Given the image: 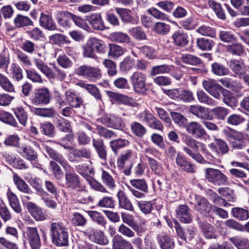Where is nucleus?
<instances>
[{
  "label": "nucleus",
  "mask_w": 249,
  "mask_h": 249,
  "mask_svg": "<svg viewBox=\"0 0 249 249\" xmlns=\"http://www.w3.org/2000/svg\"><path fill=\"white\" fill-rule=\"evenodd\" d=\"M109 39L114 42L128 44L130 38L126 33L121 32H114L110 34Z\"/></svg>",
  "instance_id": "72a5a7b5"
},
{
  "label": "nucleus",
  "mask_w": 249,
  "mask_h": 249,
  "mask_svg": "<svg viewBox=\"0 0 249 249\" xmlns=\"http://www.w3.org/2000/svg\"><path fill=\"white\" fill-rule=\"evenodd\" d=\"M212 69L213 73L219 76L227 75L229 71L228 68L218 63H213L212 65Z\"/></svg>",
  "instance_id": "052dcab7"
},
{
  "label": "nucleus",
  "mask_w": 249,
  "mask_h": 249,
  "mask_svg": "<svg viewBox=\"0 0 249 249\" xmlns=\"http://www.w3.org/2000/svg\"><path fill=\"white\" fill-rule=\"evenodd\" d=\"M27 208L29 213L36 220L41 221L45 219V215L41 209L35 203L28 202Z\"/></svg>",
  "instance_id": "a878e982"
},
{
  "label": "nucleus",
  "mask_w": 249,
  "mask_h": 249,
  "mask_svg": "<svg viewBox=\"0 0 249 249\" xmlns=\"http://www.w3.org/2000/svg\"><path fill=\"white\" fill-rule=\"evenodd\" d=\"M197 45L202 50H210L214 45V43L212 39L200 38L197 39Z\"/></svg>",
  "instance_id": "864d4df0"
},
{
  "label": "nucleus",
  "mask_w": 249,
  "mask_h": 249,
  "mask_svg": "<svg viewBox=\"0 0 249 249\" xmlns=\"http://www.w3.org/2000/svg\"><path fill=\"white\" fill-rule=\"evenodd\" d=\"M181 59L183 62L189 65H197L201 63V60L198 57L189 54L183 55Z\"/></svg>",
  "instance_id": "69168bd1"
},
{
  "label": "nucleus",
  "mask_w": 249,
  "mask_h": 249,
  "mask_svg": "<svg viewBox=\"0 0 249 249\" xmlns=\"http://www.w3.org/2000/svg\"><path fill=\"white\" fill-rule=\"evenodd\" d=\"M146 76L140 72H135L130 77L134 90L138 93H145L146 91L145 85Z\"/></svg>",
  "instance_id": "423d86ee"
},
{
  "label": "nucleus",
  "mask_w": 249,
  "mask_h": 249,
  "mask_svg": "<svg viewBox=\"0 0 249 249\" xmlns=\"http://www.w3.org/2000/svg\"><path fill=\"white\" fill-rule=\"evenodd\" d=\"M86 180L89 183L91 188L95 191L102 193L107 192L106 188L100 182L91 177H87Z\"/></svg>",
  "instance_id": "680f3d73"
},
{
  "label": "nucleus",
  "mask_w": 249,
  "mask_h": 249,
  "mask_svg": "<svg viewBox=\"0 0 249 249\" xmlns=\"http://www.w3.org/2000/svg\"><path fill=\"white\" fill-rule=\"evenodd\" d=\"M190 113L201 120H212L213 117L210 114L208 108L200 105H192L189 108Z\"/></svg>",
  "instance_id": "ddd939ff"
},
{
  "label": "nucleus",
  "mask_w": 249,
  "mask_h": 249,
  "mask_svg": "<svg viewBox=\"0 0 249 249\" xmlns=\"http://www.w3.org/2000/svg\"><path fill=\"white\" fill-rule=\"evenodd\" d=\"M56 126L59 130L64 132H71V125L70 122L63 118H60L56 120Z\"/></svg>",
  "instance_id": "3c124183"
},
{
  "label": "nucleus",
  "mask_w": 249,
  "mask_h": 249,
  "mask_svg": "<svg viewBox=\"0 0 249 249\" xmlns=\"http://www.w3.org/2000/svg\"><path fill=\"white\" fill-rule=\"evenodd\" d=\"M135 66V62L133 58L130 57H126L120 63V68L121 71H128Z\"/></svg>",
  "instance_id": "774afa93"
},
{
  "label": "nucleus",
  "mask_w": 249,
  "mask_h": 249,
  "mask_svg": "<svg viewBox=\"0 0 249 249\" xmlns=\"http://www.w3.org/2000/svg\"><path fill=\"white\" fill-rule=\"evenodd\" d=\"M12 110L19 123L23 126H25L28 118L25 109L22 107H17L13 108Z\"/></svg>",
  "instance_id": "cd10ccee"
},
{
  "label": "nucleus",
  "mask_w": 249,
  "mask_h": 249,
  "mask_svg": "<svg viewBox=\"0 0 249 249\" xmlns=\"http://www.w3.org/2000/svg\"><path fill=\"white\" fill-rule=\"evenodd\" d=\"M204 236L208 239L216 238L217 234L214 227L209 223H202L200 226Z\"/></svg>",
  "instance_id": "473e14b6"
},
{
  "label": "nucleus",
  "mask_w": 249,
  "mask_h": 249,
  "mask_svg": "<svg viewBox=\"0 0 249 249\" xmlns=\"http://www.w3.org/2000/svg\"><path fill=\"white\" fill-rule=\"evenodd\" d=\"M228 52L234 55H241L244 52V49L241 44L233 43L226 46Z\"/></svg>",
  "instance_id": "0e129e2a"
},
{
  "label": "nucleus",
  "mask_w": 249,
  "mask_h": 249,
  "mask_svg": "<svg viewBox=\"0 0 249 249\" xmlns=\"http://www.w3.org/2000/svg\"><path fill=\"white\" fill-rule=\"evenodd\" d=\"M185 128L188 134L196 139H200L206 135V132L202 125L196 121L187 124Z\"/></svg>",
  "instance_id": "9b49d317"
},
{
  "label": "nucleus",
  "mask_w": 249,
  "mask_h": 249,
  "mask_svg": "<svg viewBox=\"0 0 249 249\" xmlns=\"http://www.w3.org/2000/svg\"><path fill=\"white\" fill-rule=\"evenodd\" d=\"M97 131L98 135L106 139H110L117 137L116 134L113 131L108 130L102 126H97Z\"/></svg>",
  "instance_id": "13d9d810"
},
{
  "label": "nucleus",
  "mask_w": 249,
  "mask_h": 249,
  "mask_svg": "<svg viewBox=\"0 0 249 249\" xmlns=\"http://www.w3.org/2000/svg\"><path fill=\"white\" fill-rule=\"evenodd\" d=\"M14 23L17 28H21L33 25V22L28 17L18 15L15 18Z\"/></svg>",
  "instance_id": "e433bc0d"
},
{
  "label": "nucleus",
  "mask_w": 249,
  "mask_h": 249,
  "mask_svg": "<svg viewBox=\"0 0 249 249\" xmlns=\"http://www.w3.org/2000/svg\"><path fill=\"white\" fill-rule=\"evenodd\" d=\"M0 120L13 126H18V123L12 114L7 112L0 113Z\"/></svg>",
  "instance_id": "603ef678"
},
{
  "label": "nucleus",
  "mask_w": 249,
  "mask_h": 249,
  "mask_svg": "<svg viewBox=\"0 0 249 249\" xmlns=\"http://www.w3.org/2000/svg\"><path fill=\"white\" fill-rule=\"evenodd\" d=\"M117 13L120 16L122 20L125 23H130L137 24V19L135 18L132 11L123 8H117L116 9Z\"/></svg>",
  "instance_id": "f3484780"
},
{
  "label": "nucleus",
  "mask_w": 249,
  "mask_h": 249,
  "mask_svg": "<svg viewBox=\"0 0 249 249\" xmlns=\"http://www.w3.org/2000/svg\"><path fill=\"white\" fill-rule=\"evenodd\" d=\"M101 123L104 125L114 129L123 130L125 124L123 120L114 115H105L100 118Z\"/></svg>",
  "instance_id": "0eeeda50"
},
{
  "label": "nucleus",
  "mask_w": 249,
  "mask_h": 249,
  "mask_svg": "<svg viewBox=\"0 0 249 249\" xmlns=\"http://www.w3.org/2000/svg\"><path fill=\"white\" fill-rule=\"evenodd\" d=\"M50 41L55 45L61 46L65 43L69 44L71 43V41L68 40L67 37L61 34H55L49 37Z\"/></svg>",
  "instance_id": "58836bf2"
},
{
  "label": "nucleus",
  "mask_w": 249,
  "mask_h": 249,
  "mask_svg": "<svg viewBox=\"0 0 249 249\" xmlns=\"http://www.w3.org/2000/svg\"><path fill=\"white\" fill-rule=\"evenodd\" d=\"M45 148L49 157L61 164L65 170V184L67 187L77 191L84 190L86 188L85 185L81 183L80 177L74 172L72 167L68 163L63 156L48 146H45Z\"/></svg>",
  "instance_id": "f257e3e1"
},
{
  "label": "nucleus",
  "mask_w": 249,
  "mask_h": 249,
  "mask_svg": "<svg viewBox=\"0 0 249 249\" xmlns=\"http://www.w3.org/2000/svg\"><path fill=\"white\" fill-rule=\"evenodd\" d=\"M196 199V203L195 205L194 209L200 214L209 216L211 215L213 207L209 201L204 197L195 196Z\"/></svg>",
  "instance_id": "1a4fd4ad"
},
{
  "label": "nucleus",
  "mask_w": 249,
  "mask_h": 249,
  "mask_svg": "<svg viewBox=\"0 0 249 249\" xmlns=\"http://www.w3.org/2000/svg\"><path fill=\"white\" fill-rule=\"evenodd\" d=\"M40 129L41 132L45 135L50 137H53L54 136V126L49 122H46L40 124Z\"/></svg>",
  "instance_id": "e2e57ef3"
},
{
  "label": "nucleus",
  "mask_w": 249,
  "mask_h": 249,
  "mask_svg": "<svg viewBox=\"0 0 249 249\" xmlns=\"http://www.w3.org/2000/svg\"><path fill=\"white\" fill-rule=\"evenodd\" d=\"M139 118L141 120L145 121L151 128H156V118L151 113L144 111L140 114Z\"/></svg>",
  "instance_id": "09e8293b"
},
{
  "label": "nucleus",
  "mask_w": 249,
  "mask_h": 249,
  "mask_svg": "<svg viewBox=\"0 0 249 249\" xmlns=\"http://www.w3.org/2000/svg\"><path fill=\"white\" fill-rule=\"evenodd\" d=\"M205 177L207 180L215 185H226L228 184V177L220 170L212 168L205 170Z\"/></svg>",
  "instance_id": "20e7f679"
},
{
  "label": "nucleus",
  "mask_w": 249,
  "mask_h": 249,
  "mask_svg": "<svg viewBox=\"0 0 249 249\" xmlns=\"http://www.w3.org/2000/svg\"><path fill=\"white\" fill-rule=\"evenodd\" d=\"M219 37L224 42H231L236 41V38L230 31H220L219 32Z\"/></svg>",
  "instance_id": "338daca9"
},
{
  "label": "nucleus",
  "mask_w": 249,
  "mask_h": 249,
  "mask_svg": "<svg viewBox=\"0 0 249 249\" xmlns=\"http://www.w3.org/2000/svg\"><path fill=\"white\" fill-rule=\"evenodd\" d=\"M30 110L34 114L44 117H52L54 114L53 108H36L28 106Z\"/></svg>",
  "instance_id": "7c9ffc66"
},
{
  "label": "nucleus",
  "mask_w": 249,
  "mask_h": 249,
  "mask_svg": "<svg viewBox=\"0 0 249 249\" xmlns=\"http://www.w3.org/2000/svg\"><path fill=\"white\" fill-rule=\"evenodd\" d=\"M172 38L175 45L178 46L183 47L188 43L187 34L181 31H176L172 35Z\"/></svg>",
  "instance_id": "393cba45"
},
{
  "label": "nucleus",
  "mask_w": 249,
  "mask_h": 249,
  "mask_svg": "<svg viewBox=\"0 0 249 249\" xmlns=\"http://www.w3.org/2000/svg\"><path fill=\"white\" fill-rule=\"evenodd\" d=\"M6 196L9 201V205L13 210L16 213H20L21 212V208L16 194L12 192L9 188L6 193Z\"/></svg>",
  "instance_id": "4be33fe9"
},
{
  "label": "nucleus",
  "mask_w": 249,
  "mask_h": 249,
  "mask_svg": "<svg viewBox=\"0 0 249 249\" xmlns=\"http://www.w3.org/2000/svg\"><path fill=\"white\" fill-rule=\"evenodd\" d=\"M89 237L96 243L100 245H107L108 240L103 231L100 230H92Z\"/></svg>",
  "instance_id": "c85d7f7f"
},
{
  "label": "nucleus",
  "mask_w": 249,
  "mask_h": 249,
  "mask_svg": "<svg viewBox=\"0 0 249 249\" xmlns=\"http://www.w3.org/2000/svg\"><path fill=\"white\" fill-rule=\"evenodd\" d=\"M50 231L52 242L54 245L58 247L68 246V230L62 223H52L51 225Z\"/></svg>",
  "instance_id": "f03ea898"
},
{
  "label": "nucleus",
  "mask_w": 249,
  "mask_h": 249,
  "mask_svg": "<svg viewBox=\"0 0 249 249\" xmlns=\"http://www.w3.org/2000/svg\"><path fill=\"white\" fill-rule=\"evenodd\" d=\"M177 217L180 222L189 223L192 221L190 210L186 205H180L176 210Z\"/></svg>",
  "instance_id": "2eb2a0df"
},
{
  "label": "nucleus",
  "mask_w": 249,
  "mask_h": 249,
  "mask_svg": "<svg viewBox=\"0 0 249 249\" xmlns=\"http://www.w3.org/2000/svg\"><path fill=\"white\" fill-rule=\"evenodd\" d=\"M197 99L199 102L209 106H214L215 102L203 90H198L196 93Z\"/></svg>",
  "instance_id": "8fccbe9b"
},
{
  "label": "nucleus",
  "mask_w": 249,
  "mask_h": 249,
  "mask_svg": "<svg viewBox=\"0 0 249 249\" xmlns=\"http://www.w3.org/2000/svg\"><path fill=\"white\" fill-rule=\"evenodd\" d=\"M50 166L56 179L58 180H61L64 176V174L60 167L53 161L50 162Z\"/></svg>",
  "instance_id": "4d7b16f0"
},
{
  "label": "nucleus",
  "mask_w": 249,
  "mask_h": 249,
  "mask_svg": "<svg viewBox=\"0 0 249 249\" xmlns=\"http://www.w3.org/2000/svg\"><path fill=\"white\" fill-rule=\"evenodd\" d=\"M51 98L49 90L46 88L38 89L35 93L34 97L31 100L35 106L48 104Z\"/></svg>",
  "instance_id": "6e6552de"
},
{
  "label": "nucleus",
  "mask_w": 249,
  "mask_h": 249,
  "mask_svg": "<svg viewBox=\"0 0 249 249\" xmlns=\"http://www.w3.org/2000/svg\"><path fill=\"white\" fill-rule=\"evenodd\" d=\"M25 234L32 249H39L41 245L40 239L36 228L27 227Z\"/></svg>",
  "instance_id": "4468645a"
},
{
  "label": "nucleus",
  "mask_w": 249,
  "mask_h": 249,
  "mask_svg": "<svg viewBox=\"0 0 249 249\" xmlns=\"http://www.w3.org/2000/svg\"><path fill=\"white\" fill-rule=\"evenodd\" d=\"M132 133L138 137H142L146 133L145 128L140 123L135 122L131 124Z\"/></svg>",
  "instance_id": "49530a36"
},
{
  "label": "nucleus",
  "mask_w": 249,
  "mask_h": 249,
  "mask_svg": "<svg viewBox=\"0 0 249 249\" xmlns=\"http://www.w3.org/2000/svg\"><path fill=\"white\" fill-rule=\"evenodd\" d=\"M13 179L18 189L23 193L21 196L23 202L30 200L33 191L29 185L16 173L14 174Z\"/></svg>",
  "instance_id": "39448f33"
},
{
  "label": "nucleus",
  "mask_w": 249,
  "mask_h": 249,
  "mask_svg": "<svg viewBox=\"0 0 249 249\" xmlns=\"http://www.w3.org/2000/svg\"><path fill=\"white\" fill-rule=\"evenodd\" d=\"M39 25L48 31H55L57 30V26L52 17L43 13H41L39 18Z\"/></svg>",
  "instance_id": "dca6fc26"
},
{
  "label": "nucleus",
  "mask_w": 249,
  "mask_h": 249,
  "mask_svg": "<svg viewBox=\"0 0 249 249\" xmlns=\"http://www.w3.org/2000/svg\"><path fill=\"white\" fill-rule=\"evenodd\" d=\"M93 146L95 149L99 157L102 160L106 161L107 158V151L103 140L100 139H92Z\"/></svg>",
  "instance_id": "aec40b11"
},
{
  "label": "nucleus",
  "mask_w": 249,
  "mask_h": 249,
  "mask_svg": "<svg viewBox=\"0 0 249 249\" xmlns=\"http://www.w3.org/2000/svg\"><path fill=\"white\" fill-rule=\"evenodd\" d=\"M117 196L119 200V205L120 207L126 210L133 211L134 208L132 203L123 191L120 190L118 191Z\"/></svg>",
  "instance_id": "bb28decb"
},
{
  "label": "nucleus",
  "mask_w": 249,
  "mask_h": 249,
  "mask_svg": "<svg viewBox=\"0 0 249 249\" xmlns=\"http://www.w3.org/2000/svg\"><path fill=\"white\" fill-rule=\"evenodd\" d=\"M231 212L233 217L241 220H247L249 216L248 211L243 208H234Z\"/></svg>",
  "instance_id": "5fc2aeb1"
},
{
  "label": "nucleus",
  "mask_w": 249,
  "mask_h": 249,
  "mask_svg": "<svg viewBox=\"0 0 249 249\" xmlns=\"http://www.w3.org/2000/svg\"><path fill=\"white\" fill-rule=\"evenodd\" d=\"M176 163L182 169L191 173L195 172L193 165L187 161L182 155H178L176 158Z\"/></svg>",
  "instance_id": "c9c22d12"
},
{
  "label": "nucleus",
  "mask_w": 249,
  "mask_h": 249,
  "mask_svg": "<svg viewBox=\"0 0 249 249\" xmlns=\"http://www.w3.org/2000/svg\"><path fill=\"white\" fill-rule=\"evenodd\" d=\"M66 100L71 107L78 108L83 105V100L78 96L75 93L71 91L67 90L65 92Z\"/></svg>",
  "instance_id": "a211bd4d"
},
{
  "label": "nucleus",
  "mask_w": 249,
  "mask_h": 249,
  "mask_svg": "<svg viewBox=\"0 0 249 249\" xmlns=\"http://www.w3.org/2000/svg\"><path fill=\"white\" fill-rule=\"evenodd\" d=\"M224 133L227 139L232 143L233 147L241 149L242 141L244 139L243 134L233 129H228L224 130Z\"/></svg>",
  "instance_id": "9d476101"
},
{
  "label": "nucleus",
  "mask_w": 249,
  "mask_h": 249,
  "mask_svg": "<svg viewBox=\"0 0 249 249\" xmlns=\"http://www.w3.org/2000/svg\"><path fill=\"white\" fill-rule=\"evenodd\" d=\"M71 154L74 158V160H70L71 161H79L82 158L89 159L91 155L90 150L85 147L73 149Z\"/></svg>",
  "instance_id": "412c9836"
},
{
  "label": "nucleus",
  "mask_w": 249,
  "mask_h": 249,
  "mask_svg": "<svg viewBox=\"0 0 249 249\" xmlns=\"http://www.w3.org/2000/svg\"><path fill=\"white\" fill-rule=\"evenodd\" d=\"M87 20L92 27L95 30L103 31L105 29L101 16L99 13L92 14L90 16L87 17Z\"/></svg>",
  "instance_id": "6ab92c4d"
},
{
  "label": "nucleus",
  "mask_w": 249,
  "mask_h": 249,
  "mask_svg": "<svg viewBox=\"0 0 249 249\" xmlns=\"http://www.w3.org/2000/svg\"><path fill=\"white\" fill-rule=\"evenodd\" d=\"M121 215L124 223L131 227L134 230L137 231L139 226L135 222L132 215L122 213Z\"/></svg>",
  "instance_id": "bf43d9fd"
},
{
  "label": "nucleus",
  "mask_w": 249,
  "mask_h": 249,
  "mask_svg": "<svg viewBox=\"0 0 249 249\" xmlns=\"http://www.w3.org/2000/svg\"><path fill=\"white\" fill-rule=\"evenodd\" d=\"M133 156V152L132 150L127 149L123 151L117 159V166L120 170H124V173L126 176L129 175L131 173V168L132 164H131L129 168L124 170V165L126 162L129 160Z\"/></svg>",
  "instance_id": "f8f14e48"
},
{
  "label": "nucleus",
  "mask_w": 249,
  "mask_h": 249,
  "mask_svg": "<svg viewBox=\"0 0 249 249\" xmlns=\"http://www.w3.org/2000/svg\"><path fill=\"white\" fill-rule=\"evenodd\" d=\"M229 67L233 72L239 75H242L245 71L244 63L240 60L231 59Z\"/></svg>",
  "instance_id": "2f4dec72"
},
{
  "label": "nucleus",
  "mask_w": 249,
  "mask_h": 249,
  "mask_svg": "<svg viewBox=\"0 0 249 249\" xmlns=\"http://www.w3.org/2000/svg\"><path fill=\"white\" fill-rule=\"evenodd\" d=\"M78 194L77 196V201L78 202L88 204L93 201V198L88 195V192L86 188L83 191H77Z\"/></svg>",
  "instance_id": "de8ad7c7"
},
{
  "label": "nucleus",
  "mask_w": 249,
  "mask_h": 249,
  "mask_svg": "<svg viewBox=\"0 0 249 249\" xmlns=\"http://www.w3.org/2000/svg\"><path fill=\"white\" fill-rule=\"evenodd\" d=\"M72 14L68 12H62L59 13L56 18L58 24L65 28H70L71 26Z\"/></svg>",
  "instance_id": "5701e85b"
},
{
  "label": "nucleus",
  "mask_w": 249,
  "mask_h": 249,
  "mask_svg": "<svg viewBox=\"0 0 249 249\" xmlns=\"http://www.w3.org/2000/svg\"><path fill=\"white\" fill-rule=\"evenodd\" d=\"M88 41L97 53H104L106 52V47L102 40L93 37L90 38Z\"/></svg>",
  "instance_id": "ea45409f"
},
{
  "label": "nucleus",
  "mask_w": 249,
  "mask_h": 249,
  "mask_svg": "<svg viewBox=\"0 0 249 249\" xmlns=\"http://www.w3.org/2000/svg\"><path fill=\"white\" fill-rule=\"evenodd\" d=\"M21 151L20 152L21 155L30 161L36 160L38 155L36 151H35L31 146H25L21 148Z\"/></svg>",
  "instance_id": "f704fd0d"
},
{
  "label": "nucleus",
  "mask_w": 249,
  "mask_h": 249,
  "mask_svg": "<svg viewBox=\"0 0 249 249\" xmlns=\"http://www.w3.org/2000/svg\"><path fill=\"white\" fill-rule=\"evenodd\" d=\"M34 62L36 68L49 78H56L59 80H63L66 77L64 71L59 69L55 64H52L53 66V70H52L39 58H35Z\"/></svg>",
  "instance_id": "7ed1b4c3"
},
{
  "label": "nucleus",
  "mask_w": 249,
  "mask_h": 249,
  "mask_svg": "<svg viewBox=\"0 0 249 249\" xmlns=\"http://www.w3.org/2000/svg\"><path fill=\"white\" fill-rule=\"evenodd\" d=\"M208 3L210 7L215 12L217 16L219 18L222 19H225L226 18L225 14L222 9L220 4L213 0H209Z\"/></svg>",
  "instance_id": "a18cd8bd"
},
{
  "label": "nucleus",
  "mask_w": 249,
  "mask_h": 249,
  "mask_svg": "<svg viewBox=\"0 0 249 249\" xmlns=\"http://www.w3.org/2000/svg\"><path fill=\"white\" fill-rule=\"evenodd\" d=\"M10 74L11 77L16 81H19L23 78L22 70L18 64L13 63L11 64Z\"/></svg>",
  "instance_id": "4c0bfd02"
},
{
  "label": "nucleus",
  "mask_w": 249,
  "mask_h": 249,
  "mask_svg": "<svg viewBox=\"0 0 249 249\" xmlns=\"http://www.w3.org/2000/svg\"><path fill=\"white\" fill-rule=\"evenodd\" d=\"M213 150H215L217 154L223 155L226 153L229 150L226 143L221 140H216L214 143L212 144Z\"/></svg>",
  "instance_id": "79ce46f5"
},
{
  "label": "nucleus",
  "mask_w": 249,
  "mask_h": 249,
  "mask_svg": "<svg viewBox=\"0 0 249 249\" xmlns=\"http://www.w3.org/2000/svg\"><path fill=\"white\" fill-rule=\"evenodd\" d=\"M159 244L161 249H172L174 247V241L168 236H160Z\"/></svg>",
  "instance_id": "c03bdc74"
},
{
  "label": "nucleus",
  "mask_w": 249,
  "mask_h": 249,
  "mask_svg": "<svg viewBox=\"0 0 249 249\" xmlns=\"http://www.w3.org/2000/svg\"><path fill=\"white\" fill-rule=\"evenodd\" d=\"M88 213L93 221L96 222L98 225L105 228L107 221L100 213L96 211H89Z\"/></svg>",
  "instance_id": "6e6d98bb"
},
{
  "label": "nucleus",
  "mask_w": 249,
  "mask_h": 249,
  "mask_svg": "<svg viewBox=\"0 0 249 249\" xmlns=\"http://www.w3.org/2000/svg\"><path fill=\"white\" fill-rule=\"evenodd\" d=\"M76 85L81 88L87 90L91 95H92L96 100H101L102 96L99 89L95 85L85 83L83 82H78Z\"/></svg>",
  "instance_id": "b1692460"
},
{
  "label": "nucleus",
  "mask_w": 249,
  "mask_h": 249,
  "mask_svg": "<svg viewBox=\"0 0 249 249\" xmlns=\"http://www.w3.org/2000/svg\"><path fill=\"white\" fill-rule=\"evenodd\" d=\"M101 179L102 182L110 189H114L116 186L115 180L112 176L107 171L102 170Z\"/></svg>",
  "instance_id": "a19ab883"
},
{
  "label": "nucleus",
  "mask_w": 249,
  "mask_h": 249,
  "mask_svg": "<svg viewBox=\"0 0 249 249\" xmlns=\"http://www.w3.org/2000/svg\"><path fill=\"white\" fill-rule=\"evenodd\" d=\"M129 142L127 140L124 139H117L111 141L109 142V146L115 155H117L120 149L128 146Z\"/></svg>",
  "instance_id": "c756f323"
},
{
  "label": "nucleus",
  "mask_w": 249,
  "mask_h": 249,
  "mask_svg": "<svg viewBox=\"0 0 249 249\" xmlns=\"http://www.w3.org/2000/svg\"><path fill=\"white\" fill-rule=\"evenodd\" d=\"M222 95L223 96V101L225 104L232 107L237 106V99L229 91L225 89Z\"/></svg>",
  "instance_id": "37998d69"
}]
</instances>
